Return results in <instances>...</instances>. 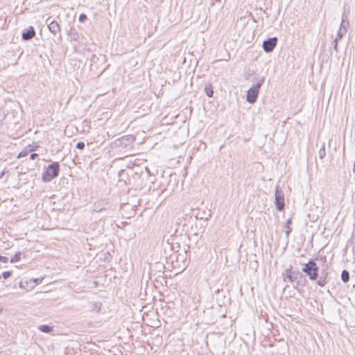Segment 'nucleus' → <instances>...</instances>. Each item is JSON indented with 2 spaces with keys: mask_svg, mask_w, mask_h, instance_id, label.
Segmentation results:
<instances>
[{
  "mask_svg": "<svg viewBox=\"0 0 355 355\" xmlns=\"http://www.w3.org/2000/svg\"><path fill=\"white\" fill-rule=\"evenodd\" d=\"M11 275H12V272L11 271H5V272H3L2 274H1V276L5 279H8Z\"/></svg>",
  "mask_w": 355,
  "mask_h": 355,
  "instance_id": "nucleus-25",
  "label": "nucleus"
},
{
  "mask_svg": "<svg viewBox=\"0 0 355 355\" xmlns=\"http://www.w3.org/2000/svg\"><path fill=\"white\" fill-rule=\"evenodd\" d=\"M215 292H216V293H219V289H217Z\"/></svg>",
  "mask_w": 355,
  "mask_h": 355,
  "instance_id": "nucleus-34",
  "label": "nucleus"
},
{
  "mask_svg": "<svg viewBox=\"0 0 355 355\" xmlns=\"http://www.w3.org/2000/svg\"><path fill=\"white\" fill-rule=\"evenodd\" d=\"M8 259L5 256L0 255V262L8 263Z\"/></svg>",
  "mask_w": 355,
  "mask_h": 355,
  "instance_id": "nucleus-28",
  "label": "nucleus"
},
{
  "mask_svg": "<svg viewBox=\"0 0 355 355\" xmlns=\"http://www.w3.org/2000/svg\"><path fill=\"white\" fill-rule=\"evenodd\" d=\"M21 252H16L14 256L10 259V262L11 263H15V262H17L19 261L20 259H21Z\"/></svg>",
  "mask_w": 355,
  "mask_h": 355,
  "instance_id": "nucleus-20",
  "label": "nucleus"
},
{
  "mask_svg": "<svg viewBox=\"0 0 355 355\" xmlns=\"http://www.w3.org/2000/svg\"><path fill=\"white\" fill-rule=\"evenodd\" d=\"M135 140V137L133 135H124L117 139H116L114 142L115 146L125 148L128 146L133 144Z\"/></svg>",
  "mask_w": 355,
  "mask_h": 355,
  "instance_id": "nucleus-6",
  "label": "nucleus"
},
{
  "mask_svg": "<svg viewBox=\"0 0 355 355\" xmlns=\"http://www.w3.org/2000/svg\"><path fill=\"white\" fill-rule=\"evenodd\" d=\"M338 41L337 40H334V49H335V51L336 52H338Z\"/></svg>",
  "mask_w": 355,
  "mask_h": 355,
  "instance_id": "nucleus-30",
  "label": "nucleus"
},
{
  "mask_svg": "<svg viewBox=\"0 0 355 355\" xmlns=\"http://www.w3.org/2000/svg\"><path fill=\"white\" fill-rule=\"evenodd\" d=\"M282 276L284 282L290 283L293 285V288H297L300 286L298 277H301L302 274L298 270H294L292 265H289L283 271Z\"/></svg>",
  "mask_w": 355,
  "mask_h": 355,
  "instance_id": "nucleus-2",
  "label": "nucleus"
},
{
  "mask_svg": "<svg viewBox=\"0 0 355 355\" xmlns=\"http://www.w3.org/2000/svg\"><path fill=\"white\" fill-rule=\"evenodd\" d=\"M211 217V213L210 211L205 216V217H200V218H205V220H208Z\"/></svg>",
  "mask_w": 355,
  "mask_h": 355,
  "instance_id": "nucleus-31",
  "label": "nucleus"
},
{
  "mask_svg": "<svg viewBox=\"0 0 355 355\" xmlns=\"http://www.w3.org/2000/svg\"><path fill=\"white\" fill-rule=\"evenodd\" d=\"M19 287L26 291L32 290L33 288L31 287L30 279H22L19 283Z\"/></svg>",
  "mask_w": 355,
  "mask_h": 355,
  "instance_id": "nucleus-13",
  "label": "nucleus"
},
{
  "mask_svg": "<svg viewBox=\"0 0 355 355\" xmlns=\"http://www.w3.org/2000/svg\"><path fill=\"white\" fill-rule=\"evenodd\" d=\"M205 92L208 97L213 96V89L211 83H206L205 85Z\"/></svg>",
  "mask_w": 355,
  "mask_h": 355,
  "instance_id": "nucleus-16",
  "label": "nucleus"
},
{
  "mask_svg": "<svg viewBox=\"0 0 355 355\" xmlns=\"http://www.w3.org/2000/svg\"><path fill=\"white\" fill-rule=\"evenodd\" d=\"M3 175H4V172L3 171L0 173V178H1Z\"/></svg>",
  "mask_w": 355,
  "mask_h": 355,
  "instance_id": "nucleus-32",
  "label": "nucleus"
},
{
  "mask_svg": "<svg viewBox=\"0 0 355 355\" xmlns=\"http://www.w3.org/2000/svg\"><path fill=\"white\" fill-rule=\"evenodd\" d=\"M43 278L30 279V284L31 288H35L37 284L42 283Z\"/></svg>",
  "mask_w": 355,
  "mask_h": 355,
  "instance_id": "nucleus-18",
  "label": "nucleus"
},
{
  "mask_svg": "<svg viewBox=\"0 0 355 355\" xmlns=\"http://www.w3.org/2000/svg\"><path fill=\"white\" fill-rule=\"evenodd\" d=\"M48 29L54 36L60 33L61 28L59 23L55 20H52L48 24Z\"/></svg>",
  "mask_w": 355,
  "mask_h": 355,
  "instance_id": "nucleus-10",
  "label": "nucleus"
},
{
  "mask_svg": "<svg viewBox=\"0 0 355 355\" xmlns=\"http://www.w3.org/2000/svg\"><path fill=\"white\" fill-rule=\"evenodd\" d=\"M320 260L327 261V257H322L321 259L318 257L311 258L307 262L301 263L302 272L312 282H315L316 284L320 287H324L329 282V272L327 269L323 268L320 275V266L318 262Z\"/></svg>",
  "mask_w": 355,
  "mask_h": 355,
  "instance_id": "nucleus-1",
  "label": "nucleus"
},
{
  "mask_svg": "<svg viewBox=\"0 0 355 355\" xmlns=\"http://www.w3.org/2000/svg\"><path fill=\"white\" fill-rule=\"evenodd\" d=\"M35 35V31L32 26H30L27 29H25L21 34V38L23 40H30L33 38Z\"/></svg>",
  "mask_w": 355,
  "mask_h": 355,
  "instance_id": "nucleus-9",
  "label": "nucleus"
},
{
  "mask_svg": "<svg viewBox=\"0 0 355 355\" xmlns=\"http://www.w3.org/2000/svg\"><path fill=\"white\" fill-rule=\"evenodd\" d=\"M37 157H38V154L35 153H33L31 154L30 159L33 160V159H35Z\"/></svg>",
  "mask_w": 355,
  "mask_h": 355,
  "instance_id": "nucleus-29",
  "label": "nucleus"
},
{
  "mask_svg": "<svg viewBox=\"0 0 355 355\" xmlns=\"http://www.w3.org/2000/svg\"><path fill=\"white\" fill-rule=\"evenodd\" d=\"M87 19V16L84 13L80 14L78 17V20L81 23L85 22Z\"/></svg>",
  "mask_w": 355,
  "mask_h": 355,
  "instance_id": "nucleus-26",
  "label": "nucleus"
},
{
  "mask_svg": "<svg viewBox=\"0 0 355 355\" xmlns=\"http://www.w3.org/2000/svg\"><path fill=\"white\" fill-rule=\"evenodd\" d=\"M275 204L276 209L278 211H281L284 209V195L283 191L281 189H279L278 186H277L275 189Z\"/></svg>",
  "mask_w": 355,
  "mask_h": 355,
  "instance_id": "nucleus-5",
  "label": "nucleus"
},
{
  "mask_svg": "<svg viewBox=\"0 0 355 355\" xmlns=\"http://www.w3.org/2000/svg\"><path fill=\"white\" fill-rule=\"evenodd\" d=\"M292 223L291 218H288L284 224V227L286 228L285 234L286 237H288L291 232H292V229L290 227V225Z\"/></svg>",
  "mask_w": 355,
  "mask_h": 355,
  "instance_id": "nucleus-15",
  "label": "nucleus"
},
{
  "mask_svg": "<svg viewBox=\"0 0 355 355\" xmlns=\"http://www.w3.org/2000/svg\"><path fill=\"white\" fill-rule=\"evenodd\" d=\"M347 33V29L345 28H340L339 31L337 33V35L335 38V40H340L343 36Z\"/></svg>",
  "mask_w": 355,
  "mask_h": 355,
  "instance_id": "nucleus-22",
  "label": "nucleus"
},
{
  "mask_svg": "<svg viewBox=\"0 0 355 355\" xmlns=\"http://www.w3.org/2000/svg\"><path fill=\"white\" fill-rule=\"evenodd\" d=\"M109 204L105 200H99L94 203L93 209L96 212H100L107 209Z\"/></svg>",
  "mask_w": 355,
  "mask_h": 355,
  "instance_id": "nucleus-11",
  "label": "nucleus"
},
{
  "mask_svg": "<svg viewBox=\"0 0 355 355\" xmlns=\"http://www.w3.org/2000/svg\"><path fill=\"white\" fill-rule=\"evenodd\" d=\"M37 329L42 333L49 334L53 331V327L49 324L39 325Z\"/></svg>",
  "mask_w": 355,
  "mask_h": 355,
  "instance_id": "nucleus-14",
  "label": "nucleus"
},
{
  "mask_svg": "<svg viewBox=\"0 0 355 355\" xmlns=\"http://www.w3.org/2000/svg\"><path fill=\"white\" fill-rule=\"evenodd\" d=\"M60 173V164L58 162H53L43 171L42 179L44 182H49L57 178Z\"/></svg>",
  "mask_w": 355,
  "mask_h": 355,
  "instance_id": "nucleus-3",
  "label": "nucleus"
},
{
  "mask_svg": "<svg viewBox=\"0 0 355 355\" xmlns=\"http://www.w3.org/2000/svg\"><path fill=\"white\" fill-rule=\"evenodd\" d=\"M102 303L99 301H90L87 303L86 308L89 311L98 313L101 311Z\"/></svg>",
  "mask_w": 355,
  "mask_h": 355,
  "instance_id": "nucleus-8",
  "label": "nucleus"
},
{
  "mask_svg": "<svg viewBox=\"0 0 355 355\" xmlns=\"http://www.w3.org/2000/svg\"><path fill=\"white\" fill-rule=\"evenodd\" d=\"M264 80V77H262L247 91L246 101L249 103L253 104L257 101L259 89L263 84Z\"/></svg>",
  "mask_w": 355,
  "mask_h": 355,
  "instance_id": "nucleus-4",
  "label": "nucleus"
},
{
  "mask_svg": "<svg viewBox=\"0 0 355 355\" xmlns=\"http://www.w3.org/2000/svg\"><path fill=\"white\" fill-rule=\"evenodd\" d=\"M85 147V144L83 141H78L77 144H76V148L78 149H80V150H83Z\"/></svg>",
  "mask_w": 355,
  "mask_h": 355,
  "instance_id": "nucleus-27",
  "label": "nucleus"
},
{
  "mask_svg": "<svg viewBox=\"0 0 355 355\" xmlns=\"http://www.w3.org/2000/svg\"><path fill=\"white\" fill-rule=\"evenodd\" d=\"M33 150V148H29L28 150V149H25L24 150H22L21 152H20L17 156L18 158H21V157H26L29 153L32 152Z\"/></svg>",
  "mask_w": 355,
  "mask_h": 355,
  "instance_id": "nucleus-21",
  "label": "nucleus"
},
{
  "mask_svg": "<svg viewBox=\"0 0 355 355\" xmlns=\"http://www.w3.org/2000/svg\"><path fill=\"white\" fill-rule=\"evenodd\" d=\"M67 35L69 37L70 41L71 42H79V34L76 29L74 27H71L70 29L67 32Z\"/></svg>",
  "mask_w": 355,
  "mask_h": 355,
  "instance_id": "nucleus-12",
  "label": "nucleus"
},
{
  "mask_svg": "<svg viewBox=\"0 0 355 355\" xmlns=\"http://www.w3.org/2000/svg\"><path fill=\"white\" fill-rule=\"evenodd\" d=\"M349 13H350L349 9L344 7L343 12L342 14V19H345V20L348 19Z\"/></svg>",
  "mask_w": 355,
  "mask_h": 355,
  "instance_id": "nucleus-23",
  "label": "nucleus"
},
{
  "mask_svg": "<svg viewBox=\"0 0 355 355\" xmlns=\"http://www.w3.org/2000/svg\"><path fill=\"white\" fill-rule=\"evenodd\" d=\"M341 279L344 283H347L349 280V272L347 270H343L341 272Z\"/></svg>",
  "mask_w": 355,
  "mask_h": 355,
  "instance_id": "nucleus-17",
  "label": "nucleus"
},
{
  "mask_svg": "<svg viewBox=\"0 0 355 355\" xmlns=\"http://www.w3.org/2000/svg\"><path fill=\"white\" fill-rule=\"evenodd\" d=\"M353 172L355 173V162H354V166H353Z\"/></svg>",
  "mask_w": 355,
  "mask_h": 355,
  "instance_id": "nucleus-33",
  "label": "nucleus"
},
{
  "mask_svg": "<svg viewBox=\"0 0 355 355\" xmlns=\"http://www.w3.org/2000/svg\"><path fill=\"white\" fill-rule=\"evenodd\" d=\"M277 44V38L276 37H269L264 40L262 44L263 49L266 53L272 52Z\"/></svg>",
  "mask_w": 355,
  "mask_h": 355,
  "instance_id": "nucleus-7",
  "label": "nucleus"
},
{
  "mask_svg": "<svg viewBox=\"0 0 355 355\" xmlns=\"http://www.w3.org/2000/svg\"><path fill=\"white\" fill-rule=\"evenodd\" d=\"M349 25V21L348 19H342L340 23V28H345L347 30V27Z\"/></svg>",
  "mask_w": 355,
  "mask_h": 355,
  "instance_id": "nucleus-24",
  "label": "nucleus"
},
{
  "mask_svg": "<svg viewBox=\"0 0 355 355\" xmlns=\"http://www.w3.org/2000/svg\"><path fill=\"white\" fill-rule=\"evenodd\" d=\"M326 155L325 144L323 142L318 152V156L320 159H323Z\"/></svg>",
  "mask_w": 355,
  "mask_h": 355,
  "instance_id": "nucleus-19",
  "label": "nucleus"
}]
</instances>
